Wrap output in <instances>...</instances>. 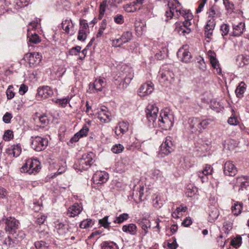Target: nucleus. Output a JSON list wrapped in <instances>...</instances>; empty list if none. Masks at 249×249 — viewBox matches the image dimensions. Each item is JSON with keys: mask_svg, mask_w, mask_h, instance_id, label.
Instances as JSON below:
<instances>
[{"mask_svg": "<svg viewBox=\"0 0 249 249\" xmlns=\"http://www.w3.org/2000/svg\"><path fill=\"white\" fill-rule=\"evenodd\" d=\"M174 117L172 112L168 108L162 109L159 118L152 127H160L163 130H169L174 124Z\"/></svg>", "mask_w": 249, "mask_h": 249, "instance_id": "1", "label": "nucleus"}, {"mask_svg": "<svg viewBox=\"0 0 249 249\" xmlns=\"http://www.w3.org/2000/svg\"><path fill=\"white\" fill-rule=\"evenodd\" d=\"M94 157V154L92 152L83 155L74 164V168L80 171L87 170L93 163Z\"/></svg>", "mask_w": 249, "mask_h": 249, "instance_id": "2", "label": "nucleus"}, {"mask_svg": "<svg viewBox=\"0 0 249 249\" xmlns=\"http://www.w3.org/2000/svg\"><path fill=\"white\" fill-rule=\"evenodd\" d=\"M41 169V163L37 159H30L26 160L25 163L20 168L22 173H27L29 174H36Z\"/></svg>", "mask_w": 249, "mask_h": 249, "instance_id": "3", "label": "nucleus"}, {"mask_svg": "<svg viewBox=\"0 0 249 249\" xmlns=\"http://www.w3.org/2000/svg\"><path fill=\"white\" fill-rule=\"evenodd\" d=\"M174 73L169 66H165L160 69L159 71V80L166 86L171 84L174 80Z\"/></svg>", "mask_w": 249, "mask_h": 249, "instance_id": "4", "label": "nucleus"}, {"mask_svg": "<svg viewBox=\"0 0 249 249\" xmlns=\"http://www.w3.org/2000/svg\"><path fill=\"white\" fill-rule=\"evenodd\" d=\"M185 20L181 23H176L175 31L177 32L180 35L185 36L191 32L189 27L191 26L190 20L192 19L193 15L188 13L187 16L184 17Z\"/></svg>", "mask_w": 249, "mask_h": 249, "instance_id": "5", "label": "nucleus"}, {"mask_svg": "<svg viewBox=\"0 0 249 249\" xmlns=\"http://www.w3.org/2000/svg\"><path fill=\"white\" fill-rule=\"evenodd\" d=\"M31 147L36 151H41L45 149L48 144L47 139L40 136H33L31 138Z\"/></svg>", "mask_w": 249, "mask_h": 249, "instance_id": "6", "label": "nucleus"}, {"mask_svg": "<svg viewBox=\"0 0 249 249\" xmlns=\"http://www.w3.org/2000/svg\"><path fill=\"white\" fill-rule=\"evenodd\" d=\"M145 111L149 125L152 127L158 119V107L155 104L150 103L147 106Z\"/></svg>", "mask_w": 249, "mask_h": 249, "instance_id": "7", "label": "nucleus"}, {"mask_svg": "<svg viewBox=\"0 0 249 249\" xmlns=\"http://www.w3.org/2000/svg\"><path fill=\"white\" fill-rule=\"evenodd\" d=\"M233 181L234 184L233 189L239 192L247 189V187L249 186V177L248 176H238Z\"/></svg>", "mask_w": 249, "mask_h": 249, "instance_id": "8", "label": "nucleus"}, {"mask_svg": "<svg viewBox=\"0 0 249 249\" xmlns=\"http://www.w3.org/2000/svg\"><path fill=\"white\" fill-rule=\"evenodd\" d=\"M133 78V73L131 72V71L129 70L128 75H126L124 78L118 76L115 79V84L117 85L118 87L120 89H124L126 88L131 81Z\"/></svg>", "mask_w": 249, "mask_h": 249, "instance_id": "9", "label": "nucleus"}, {"mask_svg": "<svg viewBox=\"0 0 249 249\" xmlns=\"http://www.w3.org/2000/svg\"><path fill=\"white\" fill-rule=\"evenodd\" d=\"M24 58L28 61L30 67H34L40 63L42 56L38 53H31L26 54Z\"/></svg>", "mask_w": 249, "mask_h": 249, "instance_id": "10", "label": "nucleus"}, {"mask_svg": "<svg viewBox=\"0 0 249 249\" xmlns=\"http://www.w3.org/2000/svg\"><path fill=\"white\" fill-rule=\"evenodd\" d=\"M154 90V84L150 81L141 85L138 90V94L143 97L150 94Z\"/></svg>", "mask_w": 249, "mask_h": 249, "instance_id": "11", "label": "nucleus"}, {"mask_svg": "<svg viewBox=\"0 0 249 249\" xmlns=\"http://www.w3.org/2000/svg\"><path fill=\"white\" fill-rule=\"evenodd\" d=\"M18 221L15 218L9 217L7 219L5 224V230L10 234L15 233L18 228Z\"/></svg>", "mask_w": 249, "mask_h": 249, "instance_id": "12", "label": "nucleus"}, {"mask_svg": "<svg viewBox=\"0 0 249 249\" xmlns=\"http://www.w3.org/2000/svg\"><path fill=\"white\" fill-rule=\"evenodd\" d=\"M237 168L233 162L229 160L224 163L223 172L225 175L233 177L237 173Z\"/></svg>", "mask_w": 249, "mask_h": 249, "instance_id": "13", "label": "nucleus"}, {"mask_svg": "<svg viewBox=\"0 0 249 249\" xmlns=\"http://www.w3.org/2000/svg\"><path fill=\"white\" fill-rule=\"evenodd\" d=\"M108 179V174L105 171H97L92 178L93 183L96 184L104 183Z\"/></svg>", "mask_w": 249, "mask_h": 249, "instance_id": "14", "label": "nucleus"}, {"mask_svg": "<svg viewBox=\"0 0 249 249\" xmlns=\"http://www.w3.org/2000/svg\"><path fill=\"white\" fill-rule=\"evenodd\" d=\"M172 138L170 136H167L165 141L160 146L161 151L162 153L167 155L173 150V144Z\"/></svg>", "mask_w": 249, "mask_h": 249, "instance_id": "15", "label": "nucleus"}, {"mask_svg": "<svg viewBox=\"0 0 249 249\" xmlns=\"http://www.w3.org/2000/svg\"><path fill=\"white\" fill-rule=\"evenodd\" d=\"M188 128L192 133H201L200 119L198 118H190L188 120Z\"/></svg>", "mask_w": 249, "mask_h": 249, "instance_id": "16", "label": "nucleus"}, {"mask_svg": "<svg viewBox=\"0 0 249 249\" xmlns=\"http://www.w3.org/2000/svg\"><path fill=\"white\" fill-rule=\"evenodd\" d=\"M119 3V0H108V1L104 0L100 5L99 9V18H102L104 16L105 12L107 8L110 6H117V4Z\"/></svg>", "mask_w": 249, "mask_h": 249, "instance_id": "17", "label": "nucleus"}, {"mask_svg": "<svg viewBox=\"0 0 249 249\" xmlns=\"http://www.w3.org/2000/svg\"><path fill=\"white\" fill-rule=\"evenodd\" d=\"M129 124L122 121L119 123L115 128V133L119 137H121L128 130Z\"/></svg>", "mask_w": 249, "mask_h": 249, "instance_id": "18", "label": "nucleus"}, {"mask_svg": "<svg viewBox=\"0 0 249 249\" xmlns=\"http://www.w3.org/2000/svg\"><path fill=\"white\" fill-rule=\"evenodd\" d=\"M208 55L212 67L215 70V71L217 74L221 75L222 73L221 69L219 67L218 61L216 58L215 53L210 51L208 52Z\"/></svg>", "mask_w": 249, "mask_h": 249, "instance_id": "19", "label": "nucleus"}, {"mask_svg": "<svg viewBox=\"0 0 249 249\" xmlns=\"http://www.w3.org/2000/svg\"><path fill=\"white\" fill-rule=\"evenodd\" d=\"M213 167L211 165L206 164L204 169L197 172V175L199 178H200L202 182H204L207 181V176L211 175L213 172Z\"/></svg>", "mask_w": 249, "mask_h": 249, "instance_id": "20", "label": "nucleus"}, {"mask_svg": "<svg viewBox=\"0 0 249 249\" xmlns=\"http://www.w3.org/2000/svg\"><path fill=\"white\" fill-rule=\"evenodd\" d=\"M97 117L101 122L107 123L111 120V113L106 107H104L98 112Z\"/></svg>", "mask_w": 249, "mask_h": 249, "instance_id": "21", "label": "nucleus"}, {"mask_svg": "<svg viewBox=\"0 0 249 249\" xmlns=\"http://www.w3.org/2000/svg\"><path fill=\"white\" fill-rule=\"evenodd\" d=\"M177 55L182 62L185 63L190 62L191 58L190 53L188 51L187 49H185L184 47L178 50Z\"/></svg>", "mask_w": 249, "mask_h": 249, "instance_id": "22", "label": "nucleus"}, {"mask_svg": "<svg viewBox=\"0 0 249 249\" xmlns=\"http://www.w3.org/2000/svg\"><path fill=\"white\" fill-rule=\"evenodd\" d=\"M82 210V205L76 203L69 208L67 214L69 217H73L80 214Z\"/></svg>", "mask_w": 249, "mask_h": 249, "instance_id": "23", "label": "nucleus"}, {"mask_svg": "<svg viewBox=\"0 0 249 249\" xmlns=\"http://www.w3.org/2000/svg\"><path fill=\"white\" fill-rule=\"evenodd\" d=\"M138 223L142 230L141 234L143 237L148 233V230L151 228L150 221L148 219L143 218L139 220Z\"/></svg>", "mask_w": 249, "mask_h": 249, "instance_id": "24", "label": "nucleus"}, {"mask_svg": "<svg viewBox=\"0 0 249 249\" xmlns=\"http://www.w3.org/2000/svg\"><path fill=\"white\" fill-rule=\"evenodd\" d=\"M62 27L65 33L68 35H72L74 34L73 32V24L70 19H67L63 21L62 23Z\"/></svg>", "mask_w": 249, "mask_h": 249, "instance_id": "25", "label": "nucleus"}, {"mask_svg": "<svg viewBox=\"0 0 249 249\" xmlns=\"http://www.w3.org/2000/svg\"><path fill=\"white\" fill-rule=\"evenodd\" d=\"M52 89L49 86H44L40 87L37 89V94L38 96L46 98L53 95Z\"/></svg>", "mask_w": 249, "mask_h": 249, "instance_id": "26", "label": "nucleus"}, {"mask_svg": "<svg viewBox=\"0 0 249 249\" xmlns=\"http://www.w3.org/2000/svg\"><path fill=\"white\" fill-rule=\"evenodd\" d=\"M122 230L124 232L134 235L137 233V228L135 224L130 223L124 225L122 227Z\"/></svg>", "mask_w": 249, "mask_h": 249, "instance_id": "27", "label": "nucleus"}, {"mask_svg": "<svg viewBox=\"0 0 249 249\" xmlns=\"http://www.w3.org/2000/svg\"><path fill=\"white\" fill-rule=\"evenodd\" d=\"M245 28V23L241 22L238 23L237 25H233L232 35L233 36H239L241 35L243 33Z\"/></svg>", "mask_w": 249, "mask_h": 249, "instance_id": "28", "label": "nucleus"}, {"mask_svg": "<svg viewBox=\"0 0 249 249\" xmlns=\"http://www.w3.org/2000/svg\"><path fill=\"white\" fill-rule=\"evenodd\" d=\"M219 214V212L216 208L213 207L211 208L209 213V221L210 222L214 221L218 218Z\"/></svg>", "mask_w": 249, "mask_h": 249, "instance_id": "29", "label": "nucleus"}, {"mask_svg": "<svg viewBox=\"0 0 249 249\" xmlns=\"http://www.w3.org/2000/svg\"><path fill=\"white\" fill-rule=\"evenodd\" d=\"M124 8L126 12L129 13L135 12L140 9V7H138V5L135 2V1L124 5Z\"/></svg>", "mask_w": 249, "mask_h": 249, "instance_id": "30", "label": "nucleus"}, {"mask_svg": "<svg viewBox=\"0 0 249 249\" xmlns=\"http://www.w3.org/2000/svg\"><path fill=\"white\" fill-rule=\"evenodd\" d=\"M27 36L29 38V41L34 44H37L41 41L39 36L36 33L33 34L29 31V29H28Z\"/></svg>", "mask_w": 249, "mask_h": 249, "instance_id": "31", "label": "nucleus"}, {"mask_svg": "<svg viewBox=\"0 0 249 249\" xmlns=\"http://www.w3.org/2000/svg\"><path fill=\"white\" fill-rule=\"evenodd\" d=\"M101 249H118L116 243L111 241H104L101 244Z\"/></svg>", "mask_w": 249, "mask_h": 249, "instance_id": "32", "label": "nucleus"}, {"mask_svg": "<svg viewBox=\"0 0 249 249\" xmlns=\"http://www.w3.org/2000/svg\"><path fill=\"white\" fill-rule=\"evenodd\" d=\"M168 6L169 7V10H172L173 12H174V14H176V17L178 18L180 15H182L184 17L185 16H187V14L189 12L187 13L185 11H181L180 9H178V7H174L173 4H170L168 3Z\"/></svg>", "mask_w": 249, "mask_h": 249, "instance_id": "33", "label": "nucleus"}, {"mask_svg": "<svg viewBox=\"0 0 249 249\" xmlns=\"http://www.w3.org/2000/svg\"><path fill=\"white\" fill-rule=\"evenodd\" d=\"M242 207V203L239 202H235L234 205L231 207L232 213L234 215H239L241 213Z\"/></svg>", "mask_w": 249, "mask_h": 249, "instance_id": "34", "label": "nucleus"}, {"mask_svg": "<svg viewBox=\"0 0 249 249\" xmlns=\"http://www.w3.org/2000/svg\"><path fill=\"white\" fill-rule=\"evenodd\" d=\"M211 108L217 112H219L223 109V106L220 102L212 100L211 102Z\"/></svg>", "mask_w": 249, "mask_h": 249, "instance_id": "35", "label": "nucleus"}, {"mask_svg": "<svg viewBox=\"0 0 249 249\" xmlns=\"http://www.w3.org/2000/svg\"><path fill=\"white\" fill-rule=\"evenodd\" d=\"M104 86L105 82L104 79L102 78L96 79L93 84L94 88L97 91H101Z\"/></svg>", "mask_w": 249, "mask_h": 249, "instance_id": "36", "label": "nucleus"}, {"mask_svg": "<svg viewBox=\"0 0 249 249\" xmlns=\"http://www.w3.org/2000/svg\"><path fill=\"white\" fill-rule=\"evenodd\" d=\"M150 176L152 178L156 180H161L163 178L161 171L157 169H154L151 171Z\"/></svg>", "mask_w": 249, "mask_h": 249, "instance_id": "37", "label": "nucleus"}, {"mask_svg": "<svg viewBox=\"0 0 249 249\" xmlns=\"http://www.w3.org/2000/svg\"><path fill=\"white\" fill-rule=\"evenodd\" d=\"M14 242L10 237L8 236L3 242L2 249H8L14 247Z\"/></svg>", "mask_w": 249, "mask_h": 249, "instance_id": "38", "label": "nucleus"}, {"mask_svg": "<svg viewBox=\"0 0 249 249\" xmlns=\"http://www.w3.org/2000/svg\"><path fill=\"white\" fill-rule=\"evenodd\" d=\"M126 148L127 150L130 151H134L135 149H137L140 151H142L141 145L138 142H134L131 144H127Z\"/></svg>", "mask_w": 249, "mask_h": 249, "instance_id": "39", "label": "nucleus"}, {"mask_svg": "<svg viewBox=\"0 0 249 249\" xmlns=\"http://www.w3.org/2000/svg\"><path fill=\"white\" fill-rule=\"evenodd\" d=\"M122 40L124 43H126L130 41L132 38V33L130 31H126L123 33L121 36Z\"/></svg>", "mask_w": 249, "mask_h": 249, "instance_id": "40", "label": "nucleus"}, {"mask_svg": "<svg viewBox=\"0 0 249 249\" xmlns=\"http://www.w3.org/2000/svg\"><path fill=\"white\" fill-rule=\"evenodd\" d=\"M128 214L127 213H124L120 214L119 216L116 217L113 220V222L114 223L121 224L124 221L128 219Z\"/></svg>", "mask_w": 249, "mask_h": 249, "instance_id": "41", "label": "nucleus"}, {"mask_svg": "<svg viewBox=\"0 0 249 249\" xmlns=\"http://www.w3.org/2000/svg\"><path fill=\"white\" fill-rule=\"evenodd\" d=\"M93 224V222L91 219H87L80 223V227L81 229H86L91 227Z\"/></svg>", "mask_w": 249, "mask_h": 249, "instance_id": "42", "label": "nucleus"}, {"mask_svg": "<svg viewBox=\"0 0 249 249\" xmlns=\"http://www.w3.org/2000/svg\"><path fill=\"white\" fill-rule=\"evenodd\" d=\"M124 149V146L120 143L114 145L111 148L112 152L115 154L121 153Z\"/></svg>", "mask_w": 249, "mask_h": 249, "instance_id": "43", "label": "nucleus"}, {"mask_svg": "<svg viewBox=\"0 0 249 249\" xmlns=\"http://www.w3.org/2000/svg\"><path fill=\"white\" fill-rule=\"evenodd\" d=\"M213 122V120L211 119H205L202 121L200 120V124L201 132H202L203 129H206L207 127V126L209 124H210Z\"/></svg>", "mask_w": 249, "mask_h": 249, "instance_id": "44", "label": "nucleus"}, {"mask_svg": "<svg viewBox=\"0 0 249 249\" xmlns=\"http://www.w3.org/2000/svg\"><path fill=\"white\" fill-rule=\"evenodd\" d=\"M30 0H15L16 8H19L26 6L29 3Z\"/></svg>", "mask_w": 249, "mask_h": 249, "instance_id": "45", "label": "nucleus"}, {"mask_svg": "<svg viewBox=\"0 0 249 249\" xmlns=\"http://www.w3.org/2000/svg\"><path fill=\"white\" fill-rule=\"evenodd\" d=\"M108 216H106L103 218L99 220V223L105 229L109 228L110 223L108 221Z\"/></svg>", "mask_w": 249, "mask_h": 249, "instance_id": "46", "label": "nucleus"}, {"mask_svg": "<svg viewBox=\"0 0 249 249\" xmlns=\"http://www.w3.org/2000/svg\"><path fill=\"white\" fill-rule=\"evenodd\" d=\"M55 227H56V229L58 231V232L59 234H63L64 233H65L66 231V230H67L66 226L62 223H59L57 224L55 226Z\"/></svg>", "mask_w": 249, "mask_h": 249, "instance_id": "47", "label": "nucleus"}, {"mask_svg": "<svg viewBox=\"0 0 249 249\" xmlns=\"http://www.w3.org/2000/svg\"><path fill=\"white\" fill-rule=\"evenodd\" d=\"M114 22L118 24H122L124 21V17L121 14H117L113 17Z\"/></svg>", "mask_w": 249, "mask_h": 249, "instance_id": "48", "label": "nucleus"}, {"mask_svg": "<svg viewBox=\"0 0 249 249\" xmlns=\"http://www.w3.org/2000/svg\"><path fill=\"white\" fill-rule=\"evenodd\" d=\"M242 243V238L240 236L234 238L231 241V245L234 248L239 247Z\"/></svg>", "mask_w": 249, "mask_h": 249, "instance_id": "49", "label": "nucleus"}, {"mask_svg": "<svg viewBox=\"0 0 249 249\" xmlns=\"http://www.w3.org/2000/svg\"><path fill=\"white\" fill-rule=\"evenodd\" d=\"M14 150V157H18L20 154L21 148L19 144L12 145Z\"/></svg>", "mask_w": 249, "mask_h": 249, "instance_id": "50", "label": "nucleus"}, {"mask_svg": "<svg viewBox=\"0 0 249 249\" xmlns=\"http://www.w3.org/2000/svg\"><path fill=\"white\" fill-rule=\"evenodd\" d=\"M35 245L36 249H48L47 244L43 241L36 242Z\"/></svg>", "mask_w": 249, "mask_h": 249, "instance_id": "51", "label": "nucleus"}, {"mask_svg": "<svg viewBox=\"0 0 249 249\" xmlns=\"http://www.w3.org/2000/svg\"><path fill=\"white\" fill-rule=\"evenodd\" d=\"M87 38V31L83 29H79L77 39L79 40L84 41Z\"/></svg>", "mask_w": 249, "mask_h": 249, "instance_id": "52", "label": "nucleus"}, {"mask_svg": "<svg viewBox=\"0 0 249 249\" xmlns=\"http://www.w3.org/2000/svg\"><path fill=\"white\" fill-rule=\"evenodd\" d=\"M124 44V42H123L121 37L119 38L115 39L113 40L112 43V46L115 47H121L122 45H123Z\"/></svg>", "mask_w": 249, "mask_h": 249, "instance_id": "53", "label": "nucleus"}, {"mask_svg": "<svg viewBox=\"0 0 249 249\" xmlns=\"http://www.w3.org/2000/svg\"><path fill=\"white\" fill-rule=\"evenodd\" d=\"M13 131L11 130H6L3 135V139L5 141H9L13 138Z\"/></svg>", "mask_w": 249, "mask_h": 249, "instance_id": "54", "label": "nucleus"}, {"mask_svg": "<svg viewBox=\"0 0 249 249\" xmlns=\"http://www.w3.org/2000/svg\"><path fill=\"white\" fill-rule=\"evenodd\" d=\"M220 30L222 36H226L229 32V26L226 24H223L221 26Z\"/></svg>", "mask_w": 249, "mask_h": 249, "instance_id": "55", "label": "nucleus"}, {"mask_svg": "<svg viewBox=\"0 0 249 249\" xmlns=\"http://www.w3.org/2000/svg\"><path fill=\"white\" fill-rule=\"evenodd\" d=\"M89 130V127L87 125L83 126V128L77 132L79 134L80 137H83L87 136Z\"/></svg>", "mask_w": 249, "mask_h": 249, "instance_id": "56", "label": "nucleus"}, {"mask_svg": "<svg viewBox=\"0 0 249 249\" xmlns=\"http://www.w3.org/2000/svg\"><path fill=\"white\" fill-rule=\"evenodd\" d=\"M12 86H9L6 90V95L8 99H11L15 96V93L12 90Z\"/></svg>", "mask_w": 249, "mask_h": 249, "instance_id": "57", "label": "nucleus"}, {"mask_svg": "<svg viewBox=\"0 0 249 249\" xmlns=\"http://www.w3.org/2000/svg\"><path fill=\"white\" fill-rule=\"evenodd\" d=\"M215 22L213 18L209 19L207 23L205 28L207 29H213L215 27Z\"/></svg>", "mask_w": 249, "mask_h": 249, "instance_id": "58", "label": "nucleus"}, {"mask_svg": "<svg viewBox=\"0 0 249 249\" xmlns=\"http://www.w3.org/2000/svg\"><path fill=\"white\" fill-rule=\"evenodd\" d=\"M81 49V47L77 46L74 48H71L70 50V54H71L72 55H77L78 53H79V54H80Z\"/></svg>", "mask_w": 249, "mask_h": 249, "instance_id": "59", "label": "nucleus"}, {"mask_svg": "<svg viewBox=\"0 0 249 249\" xmlns=\"http://www.w3.org/2000/svg\"><path fill=\"white\" fill-rule=\"evenodd\" d=\"M56 103L60 105L61 107H65L67 104L69 103V99L68 98H62L58 99L56 100Z\"/></svg>", "mask_w": 249, "mask_h": 249, "instance_id": "60", "label": "nucleus"}, {"mask_svg": "<svg viewBox=\"0 0 249 249\" xmlns=\"http://www.w3.org/2000/svg\"><path fill=\"white\" fill-rule=\"evenodd\" d=\"M8 195V192L4 188L0 186V199H3L6 197Z\"/></svg>", "mask_w": 249, "mask_h": 249, "instance_id": "61", "label": "nucleus"}, {"mask_svg": "<svg viewBox=\"0 0 249 249\" xmlns=\"http://www.w3.org/2000/svg\"><path fill=\"white\" fill-rule=\"evenodd\" d=\"M223 4L227 10H232L233 9L234 5L231 3L229 0H223Z\"/></svg>", "mask_w": 249, "mask_h": 249, "instance_id": "62", "label": "nucleus"}, {"mask_svg": "<svg viewBox=\"0 0 249 249\" xmlns=\"http://www.w3.org/2000/svg\"><path fill=\"white\" fill-rule=\"evenodd\" d=\"M46 216L42 214H39L38 215V217L36 220V222L39 225L43 224L45 221L46 220Z\"/></svg>", "mask_w": 249, "mask_h": 249, "instance_id": "63", "label": "nucleus"}, {"mask_svg": "<svg viewBox=\"0 0 249 249\" xmlns=\"http://www.w3.org/2000/svg\"><path fill=\"white\" fill-rule=\"evenodd\" d=\"M38 25V20L36 19V21H33L31 22L29 24V27L28 29H29V31L31 29H36Z\"/></svg>", "mask_w": 249, "mask_h": 249, "instance_id": "64", "label": "nucleus"}]
</instances>
